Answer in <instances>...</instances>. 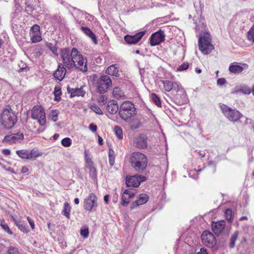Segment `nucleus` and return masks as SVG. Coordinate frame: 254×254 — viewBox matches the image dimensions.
Returning <instances> with one entry per match:
<instances>
[{
    "instance_id": "obj_59",
    "label": "nucleus",
    "mask_w": 254,
    "mask_h": 254,
    "mask_svg": "<svg viewBox=\"0 0 254 254\" xmlns=\"http://www.w3.org/2000/svg\"><path fill=\"white\" fill-rule=\"evenodd\" d=\"M86 168L89 170V171H90L91 169H94L95 167L94 165V163H91V164H88L86 165Z\"/></svg>"
},
{
    "instance_id": "obj_10",
    "label": "nucleus",
    "mask_w": 254,
    "mask_h": 254,
    "mask_svg": "<svg viewBox=\"0 0 254 254\" xmlns=\"http://www.w3.org/2000/svg\"><path fill=\"white\" fill-rule=\"evenodd\" d=\"M98 206L97 198L94 193H91L84 199L83 207L88 211L95 210Z\"/></svg>"
},
{
    "instance_id": "obj_62",
    "label": "nucleus",
    "mask_w": 254,
    "mask_h": 254,
    "mask_svg": "<svg viewBox=\"0 0 254 254\" xmlns=\"http://www.w3.org/2000/svg\"><path fill=\"white\" fill-rule=\"evenodd\" d=\"M2 153L4 155L8 156L10 154V150L8 149H4L2 150Z\"/></svg>"
},
{
    "instance_id": "obj_45",
    "label": "nucleus",
    "mask_w": 254,
    "mask_h": 254,
    "mask_svg": "<svg viewBox=\"0 0 254 254\" xmlns=\"http://www.w3.org/2000/svg\"><path fill=\"white\" fill-rule=\"evenodd\" d=\"M90 108L93 112L96 113L97 114L100 115H102L103 114L100 108L96 104H93L91 105Z\"/></svg>"
},
{
    "instance_id": "obj_30",
    "label": "nucleus",
    "mask_w": 254,
    "mask_h": 254,
    "mask_svg": "<svg viewBox=\"0 0 254 254\" xmlns=\"http://www.w3.org/2000/svg\"><path fill=\"white\" fill-rule=\"evenodd\" d=\"M238 235H239V232L238 231H235L231 235V238L230 239V242H229V245L230 248L233 249L235 247L236 242L238 238Z\"/></svg>"
},
{
    "instance_id": "obj_17",
    "label": "nucleus",
    "mask_w": 254,
    "mask_h": 254,
    "mask_svg": "<svg viewBox=\"0 0 254 254\" xmlns=\"http://www.w3.org/2000/svg\"><path fill=\"white\" fill-rule=\"evenodd\" d=\"M30 36L31 40L33 43H37L42 40L39 26L35 24L31 28Z\"/></svg>"
},
{
    "instance_id": "obj_44",
    "label": "nucleus",
    "mask_w": 254,
    "mask_h": 254,
    "mask_svg": "<svg viewBox=\"0 0 254 254\" xmlns=\"http://www.w3.org/2000/svg\"><path fill=\"white\" fill-rule=\"evenodd\" d=\"M72 15L75 14L77 15H83L88 14L85 11L81 10L80 9H77L75 7H72Z\"/></svg>"
},
{
    "instance_id": "obj_9",
    "label": "nucleus",
    "mask_w": 254,
    "mask_h": 254,
    "mask_svg": "<svg viewBox=\"0 0 254 254\" xmlns=\"http://www.w3.org/2000/svg\"><path fill=\"white\" fill-rule=\"evenodd\" d=\"M221 109L225 117L232 122H237L243 117V115L238 110L233 109L227 106L222 107Z\"/></svg>"
},
{
    "instance_id": "obj_63",
    "label": "nucleus",
    "mask_w": 254,
    "mask_h": 254,
    "mask_svg": "<svg viewBox=\"0 0 254 254\" xmlns=\"http://www.w3.org/2000/svg\"><path fill=\"white\" fill-rule=\"evenodd\" d=\"M109 195H105L104 196V200L105 201V202L106 203V204H108L109 202Z\"/></svg>"
},
{
    "instance_id": "obj_47",
    "label": "nucleus",
    "mask_w": 254,
    "mask_h": 254,
    "mask_svg": "<svg viewBox=\"0 0 254 254\" xmlns=\"http://www.w3.org/2000/svg\"><path fill=\"white\" fill-rule=\"evenodd\" d=\"M125 193L128 196V197L132 198L136 193V190L134 189H129L124 191Z\"/></svg>"
},
{
    "instance_id": "obj_39",
    "label": "nucleus",
    "mask_w": 254,
    "mask_h": 254,
    "mask_svg": "<svg viewBox=\"0 0 254 254\" xmlns=\"http://www.w3.org/2000/svg\"><path fill=\"white\" fill-rule=\"evenodd\" d=\"M114 131L116 135L119 139H122L123 137V130L121 127L116 126L114 128Z\"/></svg>"
},
{
    "instance_id": "obj_25",
    "label": "nucleus",
    "mask_w": 254,
    "mask_h": 254,
    "mask_svg": "<svg viewBox=\"0 0 254 254\" xmlns=\"http://www.w3.org/2000/svg\"><path fill=\"white\" fill-rule=\"evenodd\" d=\"M107 110L111 114H116L119 110V106L115 100H110L108 102Z\"/></svg>"
},
{
    "instance_id": "obj_18",
    "label": "nucleus",
    "mask_w": 254,
    "mask_h": 254,
    "mask_svg": "<svg viewBox=\"0 0 254 254\" xmlns=\"http://www.w3.org/2000/svg\"><path fill=\"white\" fill-rule=\"evenodd\" d=\"M164 85V90L166 91L169 92L171 90H174L176 92L180 90V85L177 83L171 80H162L161 81Z\"/></svg>"
},
{
    "instance_id": "obj_46",
    "label": "nucleus",
    "mask_w": 254,
    "mask_h": 254,
    "mask_svg": "<svg viewBox=\"0 0 254 254\" xmlns=\"http://www.w3.org/2000/svg\"><path fill=\"white\" fill-rule=\"evenodd\" d=\"M61 143L64 147H69L71 144V140L69 137H65L62 140Z\"/></svg>"
},
{
    "instance_id": "obj_29",
    "label": "nucleus",
    "mask_w": 254,
    "mask_h": 254,
    "mask_svg": "<svg viewBox=\"0 0 254 254\" xmlns=\"http://www.w3.org/2000/svg\"><path fill=\"white\" fill-rule=\"evenodd\" d=\"M15 223L18 228L23 232L27 233L29 232L28 226L24 221L20 220H15Z\"/></svg>"
},
{
    "instance_id": "obj_26",
    "label": "nucleus",
    "mask_w": 254,
    "mask_h": 254,
    "mask_svg": "<svg viewBox=\"0 0 254 254\" xmlns=\"http://www.w3.org/2000/svg\"><path fill=\"white\" fill-rule=\"evenodd\" d=\"M82 31L87 36L90 37L95 44H97V40L95 34L87 27H81Z\"/></svg>"
},
{
    "instance_id": "obj_58",
    "label": "nucleus",
    "mask_w": 254,
    "mask_h": 254,
    "mask_svg": "<svg viewBox=\"0 0 254 254\" xmlns=\"http://www.w3.org/2000/svg\"><path fill=\"white\" fill-rule=\"evenodd\" d=\"M27 220H28V222L31 227V229L32 230H33L35 228V225H34V221L31 218H30V217H27Z\"/></svg>"
},
{
    "instance_id": "obj_54",
    "label": "nucleus",
    "mask_w": 254,
    "mask_h": 254,
    "mask_svg": "<svg viewBox=\"0 0 254 254\" xmlns=\"http://www.w3.org/2000/svg\"><path fill=\"white\" fill-rule=\"evenodd\" d=\"M54 94H57V95H61L62 94V91H61V88L59 86H56L54 89Z\"/></svg>"
},
{
    "instance_id": "obj_38",
    "label": "nucleus",
    "mask_w": 254,
    "mask_h": 254,
    "mask_svg": "<svg viewBox=\"0 0 254 254\" xmlns=\"http://www.w3.org/2000/svg\"><path fill=\"white\" fill-rule=\"evenodd\" d=\"M247 38L250 41L254 42V24L248 32Z\"/></svg>"
},
{
    "instance_id": "obj_48",
    "label": "nucleus",
    "mask_w": 254,
    "mask_h": 254,
    "mask_svg": "<svg viewBox=\"0 0 254 254\" xmlns=\"http://www.w3.org/2000/svg\"><path fill=\"white\" fill-rule=\"evenodd\" d=\"M226 218L227 220L229 222H231L233 219L232 217V211L231 209H227L225 212Z\"/></svg>"
},
{
    "instance_id": "obj_14",
    "label": "nucleus",
    "mask_w": 254,
    "mask_h": 254,
    "mask_svg": "<svg viewBox=\"0 0 254 254\" xmlns=\"http://www.w3.org/2000/svg\"><path fill=\"white\" fill-rule=\"evenodd\" d=\"M16 5H25V11L29 15L32 14L30 12L34 10V7L37 4V0H15Z\"/></svg>"
},
{
    "instance_id": "obj_55",
    "label": "nucleus",
    "mask_w": 254,
    "mask_h": 254,
    "mask_svg": "<svg viewBox=\"0 0 254 254\" xmlns=\"http://www.w3.org/2000/svg\"><path fill=\"white\" fill-rule=\"evenodd\" d=\"M218 85H223L226 83V80L224 78H219L217 81Z\"/></svg>"
},
{
    "instance_id": "obj_40",
    "label": "nucleus",
    "mask_w": 254,
    "mask_h": 254,
    "mask_svg": "<svg viewBox=\"0 0 254 254\" xmlns=\"http://www.w3.org/2000/svg\"><path fill=\"white\" fill-rule=\"evenodd\" d=\"M80 234L84 239L88 238L89 236L88 228L86 226H84L81 228L80 231Z\"/></svg>"
},
{
    "instance_id": "obj_43",
    "label": "nucleus",
    "mask_w": 254,
    "mask_h": 254,
    "mask_svg": "<svg viewBox=\"0 0 254 254\" xmlns=\"http://www.w3.org/2000/svg\"><path fill=\"white\" fill-rule=\"evenodd\" d=\"M0 226L2 227V228L9 234L12 235L13 234L12 232L10 230L7 224L5 222V221L3 220H1Z\"/></svg>"
},
{
    "instance_id": "obj_64",
    "label": "nucleus",
    "mask_w": 254,
    "mask_h": 254,
    "mask_svg": "<svg viewBox=\"0 0 254 254\" xmlns=\"http://www.w3.org/2000/svg\"><path fill=\"white\" fill-rule=\"evenodd\" d=\"M98 143H99V145H103V140L102 138L100 136L98 135Z\"/></svg>"
},
{
    "instance_id": "obj_16",
    "label": "nucleus",
    "mask_w": 254,
    "mask_h": 254,
    "mask_svg": "<svg viewBox=\"0 0 254 254\" xmlns=\"http://www.w3.org/2000/svg\"><path fill=\"white\" fill-rule=\"evenodd\" d=\"M134 146L139 149H145L148 145V137L143 134H140L134 139Z\"/></svg>"
},
{
    "instance_id": "obj_28",
    "label": "nucleus",
    "mask_w": 254,
    "mask_h": 254,
    "mask_svg": "<svg viewBox=\"0 0 254 254\" xmlns=\"http://www.w3.org/2000/svg\"><path fill=\"white\" fill-rule=\"evenodd\" d=\"M193 21L197 30H199L201 28H203L205 21L204 17H194Z\"/></svg>"
},
{
    "instance_id": "obj_51",
    "label": "nucleus",
    "mask_w": 254,
    "mask_h": 254,
    "mask_svg": "<svg viewBox=\"0 0 254 254\" xmlns=\"http://www.w3.org/2000/svg\"><path fill=\"white\" fill-rule=\"evenodd\" d=\"M189 64L188 62L184 63L180 65L177 68L178 71H183L189 68Z\"/></svg>"
},
{
    "instance_id": "obj_23",
    "label": "nucleus",
    "mask_w": 254,
    "mask_h": 254,
    "mask_svg": "<svg viewBox=\"0 0 254 254\" xmlns=\"http://www.w3.org/2000/svg\"><path fill=\"white\" fill-rule=\"evenodd\" d=\"M237 63H233L231 64L229 66V69L230 71L234 73H239L242 72L244 69L248 68V65L246 64H243V66L237 64Z\"/></svg>"
},
{
    "instance_id": "obj_3",
    "label": "nucleus",
    "mask_w": 254,
    "mask_h": 254,
    "mask_svg": "<svg viewBox=\"0 0 254 254\" xmlns=\"http://www.w3.org/2000/svg\"><path fill=\"white\" fill-rule=\"evenodd\" d=\"M17 121V116L11 108L3 109L0 115V122L2 126L5 129L11 128Z\"/></svg>"
},
{
    "instance_id": "obj_31",
    "label": "nucleus",
    "mask_w": 254,
    "mask_h": 254,
    "mask_svg": "<svg viewBox=\"0 0 254 254\" xmlns=\"http://www.w3.org/2000/svg\"><path fill=\"white\" fill-rule=\"evenodd\" d=\"M71 210V207L67 202L64 203V209L62 211V214L64 215L67 218H70V212Z\"/></svg>"
},
{
    "instance_id": "obj_8",
    "label": "nucleus",
    "mask_w": 254,
    "mask_h": 254,
    "mask_svg": "<svg viewBox=\"0 0 254 254\" xmlns=\"http://www.w3.org/2000/svg\"><path fill=\"white\" fill-rule=\"evenodd\" d=\"M112 85V80L108 75H102L97 82V92L103 94L106 92Z\"/></svg>"
},
{
    "instance_id": "obj_37",
    "label": "nucleus",
    "mask_w": 254,
    "mask_h": 254,
    "mask_svg": "<svg viewBox=\"0 0 254 254\" xmlns=\"http://www.w3.org/2000/svg\"><path fill=\"white\" fill-rule=\"evenodd\" d=\"M115 152L112 149L109 151V162L111 166H113L115 163Z\"/></svg>"
},
{
    "instance_id": "obj_7",
    "label": "nucleus",
    "mask_w": 254,
    "mask_h": 254,
    "mask_svg": "<svg viewBox=\"0 0 254 254\" xmlns=\"http://www.w3.org/2000/svg\"><path fill=\"white\" fill-rule=\"evenodd\" d=\"M31 118L37 120L41 126L46 125V114L44 109L40 106H35L31 110Z\"/></svg>"
},
{
    "instance_id": "obj_12",
    "label": "nucleus",
    "mask_w": 254,
    "mask_h": 254,
    "mask_svg": "<svg viewBox=\"0 0 254 254\" xmlns=\"http://www.w3.org/2000/svg\"><path fill=\"white\" fill-rule=\"evenodd\" d=\"M146 180V178L142 175H134L127 177L126 184L127 187L137 188L139 186L140 183Z\"/></svg>"
},
{
    "instance_id": "obj_27",
    "label": "nucleus",
    "mask_w": 254,
    "mask_h": 254,
    "mask_svg": "<svg viewBox=\"0 0 254 254\" xmlns=\"http://www.w3.org/2000/svg\"><path fill=\"white\" fill-rule=\"evenodd\" d=\"M106 73L108 75L119 77V69L117 64H112L109 66L106 70Z\"/></svg>"
},
{
    "instance_id": "obj_61",
    "label": "nucleus",
    "mask_w": 254,
    "mask_h": 254,
    "mask_svg": "<svg viewBox=\"0 0 254 254\" xmlns=\"http://www.w3.org/2000/svg\"><path fill=\"white\" fill-rule=\"evenodd\" d=\"M85 160L86 165L88 164H91V163H93V162L92 161L91 158L90 157H89V156L85 157Z\"/></svg>"
},
{
    "instance_id": "obj_20",
    "label": "nucleus",
    "mask_w": 254,
    "mask_h": 254,
    "mask_svg": "<svg viewBox=\"0 0 254 254\" xmlns=\"http://www.w3.org/2000/svg\"><path fill=\"white\" fill-rule=\"evenodd\" d=\"M225 225L226 222L224 220L213 222L211 225L213 232L217 235H220L224 230Z\"/></svg>"
},
{
    "instance_id": "obj_42",
    "label": "nucleus",
    "mask_w": 254,
    "mask_h": 254,
    "mask_svg": "<svg viewBox=\"0 0 254 254\" xmlns=\"http://www.w3.org/2000/svg\"><path fill=\"white\" fill-rule=\"evenodd\" d=\"M130 198L128 197V196L124 192L122 196V205L123 206H126L129 203Z\"/></svg>"
},
{
    "instance_id": "obj_34",
    "label": "nucleus",
    "mask_w": 254,
    "mask_h": 254,
    "mask_svg": "<svg viewBox=\"0 0 254 254\" xmlns=\"http://www.w3.org/2000/svg\"><path fill=\"white\" fill-rule=\"evenodd\" d=\"M16 154L21 158L23 159L28 160V150L26 149H22L19 150H17L16 151Z\"/></svg>"
},
{
    "instance_id": "obj_56",
    "label": "nucleus",
    "mask_w": 254,
    "mask_h": 254,
    "mask_svg": "<svg viewBox=\"0 0 254 254\" xmlns=\"http://www.w3.org/2000/svg\"><path fill=\"white\" fill-rule=\"evenodd\" d=\"M183 100L182 101H180V100L176 99V102L180 105L184 104V102L186 101V95L185 94L183 93Z\"/></svg>"
},
{
    "instance_id": "obj_50",
    "label": "nucleus",
    "mask_w": 254,
    "mask_h": 254,
    "mask_svg": "<svg viewBox=\"0 0 254 254\" xmlns=\"http://www.w3.org/2000/svg\"><path fill=\"white\" fill-rule=\"evenodd\" d=\"M7 254H20L18 249L15 247H10L7 252Z\"/></svg>"
},
{
    "instance_id": "obj_19",
    "label": "nucleus",
    "mask_w": 254,
    "mask_h": 254,
    "mask_svg": "<svg viewBox=\"0 0 254 254\" xmlns=\"http://www.w3.org/2000/svg\"><path fill=\"white\" fill-rule=\"evenodd\" d=\"M145 33V31H143L132 36L126 35L125 36L124 39L129 44H136L142 38Z\"/></svg>"
},
{
    "instance_id": "obj_21",
    "label": "nucleus",
    "mask_w": 254,
    "mask_h": 254,
    "mask_svg": "<svg viewBox=\"0 0 254 254\" xmlns=\"http://www.w3.org/2000/svg\"><path fill=\"white\" fill-rule=\"evenodd\" d=\"M148 196L146 194L141 193L139 194L138 199L133 202L130 205V209L132 210L137 206L143 204L147 202Z\"/></svg>"
},
{
    "instance_id": "obj_4",
    "label": "nucleus",
    "mask_w": 254,
    "mask_h": 254,
    "mask_svg": "<svg viewBox=\"0 0 254 254\" xmlns=\"http://www.w3.org/2000/svg\"><path fill=\"white\" fill-rule=\"evenodd\" d=\"M198 46L199 50L204 54L207 55L214 49L211 44L210 35L208 32L200 33L198 39Z\"/></svg>"
},
{
    "instance_id": "obj_11",
    "label": "nucleus",
    "mask_w": 254,
    "mask_h": 254,
    "mask_svg": "<svg viewBox=\"0 0 254 254\" xmlns=\"http://www.w3.org/2000/svg\"><path fill=\"white\" fill-rule=\"evenodd\" d=\"M203 244L208 247L213 248L216 243L214 235L208 231H204L201 236Z\"/></svg>"
},
{
    "instance_id": "obj_1",
    "label": "nucleus",
    "mask_w": 254,
    "mask_h": 254,
    "mask_svg": "<svg viewBox=\"0 0 254 254\" xmlns=\"http://www.w3.org/2000/svg\"><path fill=\"white\" fill-rule=\"evenodd\" d=\"M61 56L64 67L68 69L75 67L83 72L87 70L86 60H84L76 48H72L71 51L68 48L64 49L61 51Z\"/></svg>"
},
{
    "instance_id": "obj_52",
    "label": "nucleus",
    "mask_w": 254,
    "mask_h": 254,
    "mask_svg": "<svg viewBox=\"0 0 254 254\" xmlns=\"http://www.w3.org/2000/svg\"><path fill=\"white\" fill-rule=\"evenodd\" d=\"M239 91L245 94H249L251 92L250 88L247 86L242 87Z\"/></svg>"
},
{
    "instance_id": "obj_24",
    "label": "nucleus",
    "mask_w": 254,
    "mask_h": 254,
    "mask_svg": "<svg viewBox=\"0 0 254 254\" xmlns=\"http://www.w3.org/2000/svg\"><path fill=\"white\" fill-rule=\"evenodd\" d=\"M66 69L64 66H61V65H59L58 68L54 73V77L59 80L62 81L65 75Z\"/></svg>"
},
{
    "instance_id": "obj_22",
    "label": "nucleus",
    "mask_w": 254,
    "mask_h": 254,
    "mask_svg": "<svg viewBox=\"0 0 254 254\" xmlns=\"http://www.w3.org/2000/svg\"><path fill=\"white\" fill-rule=\"evenodd\" d=\"M84 86H82L80 88H70L69 87H67V90L68 93H70L71 97L74 96H81L83 97L86 92L83 90V87Z\"/></svg>"
},
{
    "instance_id": "obj_57",
    "label": "nucleus",
    "mask_w": 254,
    "mask_h": 254,
    "mask_svg": "<svg viewBox=\"0 0 254 254\" xmlns=\"http://www.w3.org/2000/svg\"><path fill=\"white\" fill-rule=\"evenodd\" d=\"M89 128L92 132H94L96 131L97 127L96 125L91 124L89 125Z\"/></svg>"
},
{
    "instance_id": "obj_33",
    "label": "nucleus",
    "mask_w": 254,
    "mask_h": 254,
    "mask_svg": "<svg viewBox=\"0 0 254 254\" xmlns=\"http://www.w3.org/2000/svg\"><path fill=\"white\" fill-rule=\"evenodd\" d=\"M130 127L132 130H135L139 127L140 126V122L139 119L137 118L132 119L130 120Z\"/></svg>"
},
{
    "instance_id": "obj_2",
    "label": "nucleus",
    "mask_w": 254,
    "mask_h": 254,
    "mask_svg": "<svg viewBox=\"0 0 254 254\" xmlns=\"http://www.w3.org/2000/svg\"><path fill=\"white\" fill-rule=\"evenodd\" d=\"M129 162L131 167L137 172H142L147 165L146 156L141 152H134L130 156Z\"/></svg>"
},
{
    "instance_id": "obj_41",
    "label": "nucleus",
    "mask_w": 254,
    "mask_h": 254,
    "mask_svg": "<svg viewBox=\"0 0 254 254\" xmlns=\"http://www.w3.org/2000/svg\"><path fill=\"white\" fill-rule=\"evenodd\" d=\"M58 111L57 110H52L49 115V118L54 122L57 121L58 119Z\"/></svg>"
},
{
    "instance_id": "obj_35",
    "label": "nucleus",
    "mask_w": 254,
    "mask_h": 254,
    "mask_svg": "<svg viewBox=\"0 0 254 254\" xmlns=\"http://www.w3.org/2000/svg\"><path fill=\"white\" fill-rule=\"evenodd\" d=\"M28 160H35L36 158L37 157L40 156V154L39 153V152L35 149H32L31 151L28 150Z\"/></svg>"
},
{
    "instance_id": "obj_60",
    "label": "nucleus",
    "mask_w": 254,
    "mask_h": 254,
    "mask_svg": "<svg viewBox=\"0 0 254 254\" xmlns=\"http://www.w3.org/2000/svg\"><path fill=\"white\" fill-rule=\"evenodd\" d=\"M29 172V169L26 166H23L21 170V172L22 173H28Z\"/></svg>"
},
{
    "instance_id": "obj_6",
    "label": "nucleus",
    "mask_w": 254,
    "mask_h": 254,
    "mask_svg": "<svg viewBox=\"0 0 254 254\" xmlns=\"http://www.w3.org/2000/svg\"><path fill=\"white\" fill-rule=\"evenodd\" d=\"M116 4L117 2L115 0H98L99 10L102 14L108 15L116 11Z\"/></svg>"
},
{
    "instance_id": "obj_5",
    "label": "nucleus",
    "mask_w": 254,
    "mask_h": 254,
    "mask_svg": "<svg viewBox=\"0 0 254 254\" xmlns=\"http://www.w3.org/2000/svg\"><path fill=\"white\" fill-rule=\"evenodd\" d=\"M136 109L134 105L129 101L123 102L119 109L121 118L126 122H129L131 118L135 115Z\"/></svg>"
},
{
    "instance_id": "obj_13",
    "label": "nucleus",
    "mask_w": 254,
    "mask_h": 254,
    "mask_svg": "<svg viewBox=\"0 0 254 254\" xmlns=\"http://www.w3.org/2000/svg\"><path fill=\"white\" fill-rule=\"evenodd\" d=\"M24 139V135L22 133L17 132L10 135H7L2 140L3 143L9 144H15L21 142Z\"/></svg>"
},
{
    "instance_id": "obj_36",
    "label": "nucleus",
    "mask_w": 254,
    "mask_h": 254,
    "mask_svg": "<svg viewBox=\"0 0 254 254\" xmlns=\"http://www.w3.org/2000/svg\"><path fill=\"white\" fill-rule=\"evenodd\" d=\"M151 99L152 102L158 107H161V102L160 98L155 93L151 94Z\"/></svg>"
},
{
    "instance_id": "obj_53",
    "label": "nucleus",
    "mask_w": 254,
    "mask_h": 254,
    "mask_svg": "<svg viewBox=\"0 0 254 254\" xmlns=\"http://www.w3.org/2000/svg\"><path fill=\"white\" fill-rule=\"evenodd\" d=\"M47 46L54 54H57V48L55 46H53L51 43H48L47 44Z\"/></svg>"
},
{
    "instance_id": "obj_32",
    "label": "nucleus",
    "mask_w": 254,
    "mask_h": 254,
    "mask_svg": "<svg viewBox=\"0 0 254 254\" xmlns=\"http://www.w3.org/2000/svg\"><path fill=\"white\" fill-rule=\"evenodd\" d=\"M113 96L117 99L122 98L124 97V93L122 91L121 89L118 87H115L113 91Z\"/></svg>"
},
{
    "instance_id": "obj_15",
    "label": "nucleus",
    "mask_w": 254,
    "mask_h": 254,
    "mask_svg": "<svg viewBox=\"0 0 254 254\" xmlns=\"http://www.w3.org/2000/svg\"><path fill=\"white\" fill-rule=\"evenodd\" d=\"M149 40L150 44L152 46L159 45L165 40V34L164 32L160 29L157 32L153 33Z\"/></svg>"
},
{
    "instance_id": "obj_49",
    "label": "nucleus",
    "mask_w": 254,
    "mask_h": 254,
    "mask_svg": "<svg viewBox=\"0 0 254 254\" xmlns=\"http://www.w3.org/2000/svg\"><path fill=\"white\" fill-rule=\"evenodd\" d=\"M97 173L96 168H94V169L89 171L90 177L94 181H96L97 180Z\"/></svg>"
}]
</instances>
